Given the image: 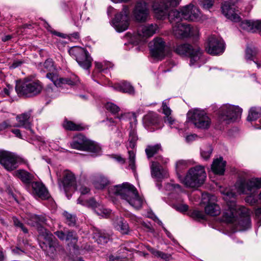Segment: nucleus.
Returning <instances> with one entry per match:
<instances>
[{"mask_svg":"<svg viewBox=\"0 0 261 261\" xmlns=\"http://www.w3.org/2000/svg\"><path fill=\"white\" fill-rule=\"evenodd\" d=\"M222 12L224 15L228 19L234 22H239L241 20L240 17L236 12L235 9L229 4L225 3L222 7Z\"/></svg>","mask_w":261,"mask_h":261,"instance_id":"obj_26","label":"nucleus"},{"mask_svg":"<svg viewBox=\"0 0 261 261\" xmlns=\"http://www.w3.org/2000/svg\"><path fill=\"white\" fill-rule=\"evenodd\" d=\"M174 207L178 211L185 212L188 210L189 206L185 203H176L174 204Z\"/></svg>","mask_w":261,"mask_h":261,"instance_id":"obj_52","label":"nucleus"},{"mask_svg":"<svg viewBox=\"0 0 261 261\" xmlns=\"http://www.w3.org/2000/svg\"><path fill=\"white\" fill-rule=\"evenodd\" d=\"M181 0H161L160 2L153 3L152 8L156 18L158 19H164L168 13V9L170 7H175L179 4Z\"/></svg>","mask_w":261,"mask_h":261,"instance_id":"obj_12","label":"nucleus"},{"mask_svg":"<svg viewBox=\"0 0 261 261\" xmlns=\"http://www.w3.org/2000/svg\"><path fill=\"white\" fill-rule=\"evenodd\" d=\"M220 192L224 195L228 209L224 212L223 220L234 223L237 231L245 230L251 227L250 212L244 206L237 205L236 203V194L228 188L220 189Z\"/></svg>","mask_w":261,"mask_h":261,"instance_id":"obj_1","label":"nucleus"},{"mask_svg":"<svg viewBox=\"0 0 261 261\" xmlns=\"http://www.w3.org/2000/svg\"><path fill=\"white\" fill-rule=\"evenodd\" d=\"M29 192L36 197L47 199L50 197L44 185L40 181H33L27 187Z\"/></svg>","mask_w":261,"mask_h":261,"instance_id":"obj_21","label":"nucleus"},{"mask_svg":"<svg viewBox=\"0 0 261 261\" xmlns=\"http://www.w3.org/2000/svg\"><path fill=\"white\" fill-rule=\"evenodd\" d=\"M206 177V173L204 167L202 166H197L191 168L184 179H180L181 182L186 187L195 188L200 186ZM180 178V176H178Z\"/></svg>","mask_w":261,"mask_h":261,"instance_id":"obj_6","label":"nucleus"},{"mask_svg":"<svg viewBox=\"0 0 261 261\" xmlns=\"http://www.w3.org/2000/svg\"><path fill=\"white\" fill-rule=\"evenodd\" d=\"M63 214L66 220V223L69 226L74 225V224H75V222H76L75 216L72 215L67 213V212H64Z\"/></svg>","mask_w":261,"mask_h":261,"instance_id":"obj_47","label":"nucleus"},{"mask_svg":"<svg viewBox=\"0 0 261 261\" xmlns=\"http://www.w3.org/2000/svg\"><path fill=\"white\" fill-rule=\"evenodd\" d=\"M108 192L110 196H119L135 208L139 209L143 204V198L139 196L135 186L129 182L111 186Z\"/></svg>","mask_w":261,"mask_h":261,"instance_id":"obj_2","label":"nucleus"},{"mask_svg":"<svg viewBox=\"0 0 261 261\" xmlns=\"http://www.w3.org/2000/svg\"><path fill=\"white\" fill-rule=\"evenodd\" d=\"M79 190L82 195L87 194L90 191V189L84 186H82L81 188L79 189Z\"/></svg>","mask_w":261,"mask_h":261,"instance_id":"obj_63","label":"nucleus"},{"mask_svg":"<svg viewBox=\"0 0 261 261\" xmlns=\"http://www.w3.org/2000/svg\"><path fill=\"white\" fill-rule=\"evenodd\" d=\"M205 213L212 216H218L220 214L219 206L214 203H208L205 207Z\"/></svg>","mask_w":261,"mask_h":261,"instance_id":"obj_36","label":"nucleus"},{"mask_svg":"<svg viewBox=\"0 0 261 261\" xmlns=\"http://www.w3.org/2000/svg\"><path fill=\"white\" fill-rule=\"evenodd\" d=\"M235 186L240 194H251L255 190L261 188V178H241Z\"/></svg>","mask_w":261,"mask_h":261,"instance_id":"obj_8","label":"nucleus"},{"mask_svg":"<svg viewBox=\"0 0 261 261\" xmlns=\"http://www.w3.org/2000/svg\"><path fill=\"white\" fill-rule=\"evenodd\" d=\"M43 66L48 71H51L55 69L54 62L51 59H47L44 63Z\"/></svg>","mask_w":261,"mask_h":261,"instance_id":"obj_54","label":"nucleus"},{"mask_svg":"<svg viewBox=\"0 0 261 261\" xmlns=\"http://www.w3.org/2000/svg\"><path fill=\"white\" fill-rule=\"evenodd\" d=\"M115 228L123 234H127L129 231V228L127 222L122 218H117L114 222Z\"/></svg>","mask_w":261,"mask_h":261,"instance_id":"obj_33","label":"nucleus"},{"mask_svg":"<svg viewBox=\"0 0 261 261\" xmlns=\"http://www.w3.org/2000/svg\"><path fill=\"white\" fill-rule=\"evenodd\" d=\"M14 124H11L9 120H7L0 124V129H4L9 127H13Z\"/></svg>","mask_w":261,"mask_h":261,"instance_id":"obj_58","label":"nucleus"},{"mask_svg":"<svg viewBox=\"0 0 261 261\" xmlns=\"http://www.w3.org/2000/svg\"><path fill=\"white\" fill-rule=\"evenodd\" d=\"M226 162L222 157L215 159L212 165V170L217 174L222 175L225 170Z\"/></svg>","mask_w":261,"mask_h":261,"instance_id":"obj_32","label":"nucleus"},{"mask_svg":"<svg viewBox=\"0 0 261 261\" xmlns=\"http://www.w3.org/2000/svg\"><path fill=\"white\" fill-rule=\"evenodd\" d=\"M62 186L65 192L69 190L70 188H74L75 177L70 171H65L64 173L62 181Z\"/></svg>","mask_w":261,"mask_h":261,"instance_id":"obj_29","label":"nucleus"},{"mask_svg":"<svg viewBox=\"0 0 261 261\" xmlns=\"http://www.w3.org/2000/svg\"><path fill=\"white\" fill-rule=\"evenodd\" d=\"M255 214L256 220L261 223V207L256 210Z\"/></svg>","mask_w":261,"mask_h":261,"instance_id":"obj_61","label":"nucleus"},{"mask_svg":"<svg viewBox=\"0 0 261 261\" xmlns=\"http://www.w3.org/2000/svg\"><path fill=\"white\" fill-rule=\"evenodd\" d=\"M180 17L189 21H199L202 18L200 10L192 4L183 7L179 11Z\"/></svg>","mask_w":261,"mask_h":261,"instance_id":"obj_19","label":"nucleus"},{"mask_svg":"<svg viewBox=\"0 0 261 261\" xmlns=\"http://www.w3.org/2000/svg\"><path fill=\"white\" fill-rule=\"evenodd\" d=\"M191 121L194 125L201 129H208L211 124V120L204 111L194 110L191 116Z\"/></svg>","mask_w":261,"mask_h":261,"instance_id":"obj_14","label":"nucleus"},{"mask_svg":"<svg viewBox=\"0 0 261 261\" xmlns=\"http://www.w3.org/2000/svg\"><path fill=\"white\" fill-rule=\"evenodd\" d=\"M13 89L12 86L8 85L6 88L3 89V94L4 96H10L11 91H13Z\"/></svg>","mask_w":261,"mask_h":261,"instance_id":"obj_59","label":"nucleus"},{"mask_svg":"<svg viewBox=\"0 0 261 261\" xmlns=\"http://www.w3.org/2000/svg\"><path fill=\"white\" fill-rule=\"evenodd\" d=\"M14 175L25 184L27 187L32 183L34 177L32 174L24 169L17 170Z\"/></svg>","mask_w":261,"mask_h":261,"instance_id":"obj_27","label":"nucleus"},{"mask_svg":"<svg viewBox=\"0 0 261 261\" xmlns=\"http://www.w3.org/2000/svg\"><path fill=\"white\" fill-rule=\"evenodd\" d=\"M161 150L162 147L160 144L154 145H148L145 149V153L149 159L158 153Z\"/></svg>","mask_w":261,"mask_h":261,"instance_id":"obj_40","label":"nucleus"},{"mask_svg":"<svg viewBox=\"0 0 261 261\" xmlns=\"http://www.w3.org/2000/svg\"><path fill=\"white\" fill-rule=\"evenodd\" d=\"M168 99H166L162 102L163 112L166 116L170 115L171 113V110L168 107Z\"/></svg>","mask_w":261,"mask_h":261,"instance_id":"obj_50","label":"nucleus"},{"mask_svg":"<svg viewBox=\"0 0 261 261\" xmlns=\"http://www.w3.org/2000/svg\"><path fill=\"white\" fill-rule=\"evenodd\" d=\"M26 219L28 224L38 227L40 234L45 240L49 249L53 251L57 240L50 232L41 226L42 224L44 223L46 221L45 217L42 215H37L29 213L27 215Z\"/></svg>","mask_w":261,"mask_h":261,"instance_id":"obj_5","label":"nucleus"},{"mask_svg":"<svg viewBox=\"0 0 261 261\" xmlns=\"http://www.w3.org/2000/svg\"><path fill=\"white\" fill-rule=\"evenodd\" d=\"M69 53L82 68L88 69L91 67L92 59L85 48L79 46H73L69 49Z\"/></svg>","mask_w":261,"mask_h":261,"instance_id":"obj_9","label":"nucleus"},{"mask_svg":"<svg viewBox=\"0 0 261 261\" xmlns=\"http://www.w3.org/2000/svg\"><path fill=\"white\" fill-rule=\"evenodd\" d=\"M213 148L210 145L203 146L200 149V155L205 161L208 160L212 153Z\"/></svg>","mask_w":261,"mask_h":261,"instance_id":"obj_41","label":"nucleus"},{"mask_svg":"<svg viewBox=\"0 0 261 261\" xmlns=\"http://www.w3.org/2000/svg\"><path fill=\"white\" fill-rule=\"evenodd\" d=\"M158 29V27L156 24L142 25L138 27L137 33L132 36L131 40L136 44L144 42L148 38L153 36Z\"/></svg>","mask_w":261,"mask_h":261,"instance_id":"obj_11","label":"nucleus"},{"mask_svg":"<svg viewBox=\"0 0 261 261\" xmlns=\"http://www.w3.org/2000/svg\"><path fill=\"white\" fill-rule=\"evenodd\" d=\"M63 126L66 129L72 131H80L85 128L82 124H76L70 121L65 122Z\"/></svg>","mask_w":261,"mask_h":261,"instance_id":"obj_42","label":"nucleus"},{"mask_svg":"<svg viewBox=\"0 0 261 261\" xmlns=\"http://www.w3.org/2000/svg\"><path fill=\"white\" fill-rule=\"evenodd\" d=\"M224 48V41L221 38L213 35L208 38L205 49L208 54L214 55L221 54Z\"/></svg>","mask_w":261,"mask_h":261,"instance_id":"obj_18","label":"nucleus"},{"mask_svg":"<svg viewBox=\"0 0 261 261\" xmlns=\"http://www.w3.org/2000/svg\"><path fill=\"white\" fill-rule=\"evenodd\" d=\"M111 87L116 91L122 93H126L129 94H134L135 89L129 83L126 81H122L115 84Z\"/></svg>","mask_w":261,"mask_h":261,"instance_id":"obj_28","label":"nucleus"},{"mask_svg":"<svg viewBox=\"0 0 261 261\" xmlns=\"http://www.w3.org/2000/svg\"><path fill=\"white\" fill-rule=\"evenodd\" d=\"M105 109L113 114H116L120 111V108L114 103L108 102L105 106Z\"/></svg>","mask_w":261,"mask_h":261,"instance_id":"obj_44","label":"nucleus"},{"mask_svg":"<svg viewBox=\"0 0 261 261\" xmlns=\"http://www.w3.org/2000/svg\"><path fill=\"white\" fill-rule=\"evenodd\" d=\"M18 157L13 153L0 151V164L8 171H12L18 167Z\"/></svg>","mask_w":261,"mask_h":261,"instance_id":"obj_20","label":"nucleus"},{"mask_svg":"<svg viewBox=\"0 0 261 261\" xmlns=\"http://www.w3.org/2000/svg\"><path fill=\"white\" fill-rule=\"evenodd\" d=\"M55 234L61 241L65 240L68 242V245L74 248L78 241V237L75 231L73 230H68L66 232L63 231H57Z\"/></svg>","mask_w":261,"mask_h":261,"instance_id":"obj_25","label":"nucleus"},{"mask_svg":"<svg viewBox=\"0 0 261 261\" xmlns=\"http://www.w3.org/2000/svg\"><path fill=\"white\" fill-rule=\"evenodd\" d=\"M95 67L100 72H104V69H103V62H95Z\"/></svg>","mask_w":261,"mask_h":261,"instance_id":"obj_62","label":"nucleus"},{"mask_svg":"<svg viewBox=\"0 0 261 261\" xmlns=\"http://www.w3.org/2000/svg\"><path fill=\"white\" fill-rule=\"evenodd\" d=\"M168 18L172 24L173 33L177 38H184L193 35L197 28H191L189 24L181 23V18L179 11L173 10L168 13Z\"/></svg>","mask_w":261,"mask_h":261,"instance_id":"obj_4","label":"nucleus"},{"mask_svg":"<svg viewBox=\"0 0 261 261\" xmlns=\"http://www.w3.org/2000/svg\"><path fill=\"white\" fill-rule=\"evenodd\" d=\"M166 123L168 124L171 127H175L174 125L175 124V120L170 115L166 116L164 119Z\"/></svg>","mask_w":261,"mask_h":261,"instance_id":"obj_56","label":"nucleus"},{"mask_svg":"<svg viewBox=\"0 0 261 261\" xmlns=\"http://www.w3.org/2000/svg\"><path fill=\"white\" fill-rule=\"evenodd\" d=\"M77 203L92 208L97 215L103 218H107L110 214L111 211L106 208L104 206L96 202L93 198L89 200H84L81 196L77 200Z\"/></svg>","mask_w":261,"mask_h":261,"instance_id":"obj_16","label":"nucleus"},{"mask_svg":"<svg viewBox=\"0 0 261 261\" xmlns=\"http://www.w3.org/2000/svg\"><path fill=\"white\" fill-rule=\"evenodd\" d=\"M256 51L250 47H247L246 49L245 59L247 61L253 60V57L255 55Z\"/></svg>","mask_w":261,"mask_h":261,"instance_id":"obj_51","label":"nucleus"},{"mask_svg":"<svg viewBox=\"0 0 261 261\" xmlns=\"http://www.w3.org/2000/svg\"><path fill=\"white\" fill-rule=\"evenodd\" d=\"M129 9L125 6L122 12L115 15L112 20V24L117 32H122L127 29L129 25Z\"/></svg>","mask_w":261,"mask_h":261,"instance_id":"obj_13","label":"nucleus"},{"mask_svg":"<svg viewBox=\"0 0 261 261\" xmlns=\"http://www.w3.org/2000/svg\"><path fill=\"white\" fill-rule=\"evenodd\" d=\"M88 141V140L85 136L82 134H79L74 137L70 146L73 149L84 150Z\"/></svg>","mask_w":261,"mask_h":261,"instance_id":"obj_30","label":"nucleus"},{"mask_svg":"<svg viewBox=\"0 0 261 261\" xmlns=\"http://www.w3.org/2000/svg\"><path fill=\"white\" fill-rule=\"evenodd\" d=\"M240 26L242 29L248 32H254L256 30L261 31V21L258 20H245L241 22Z\"/></svg>","mask_w":261,"mask_h":261,"instance_id":"obj_31","label":"nucleus"},{"mask_svg":"<svg viewBox=\"0 0 261 261\" xmlns=\"http://www.w3.org/2000/svg\"><path fill=\"white\" fill-rule=\"evenodd\" d=\"M32 110H29L22 114L17 115L16 117L17 123L14 124L13 127H23L29 130L32 133L33 130L32 129L31 116Z\"/></svg>","mask_w":261,"mask_h":261,"instance_id":"obj_23","label":"nucleus"},{"mask_svg":"<svg viewBox=\"0 0 261 261\" xmlns=\"http://www.w3.org/2000/svg\"><path fill=\"white\" fill-rule=\"evenodd\" d=\"M93 182L95 188L102 189L109 184V180L103 175L97 174L93 177Z\"/></svg>","mask_w":261,"mask_h":261,"instance_id":"obj_34","label":"nucleus"},{"mask_svg":"<svg viewBox=\"0 0 261 261\" xmlns=\"http://www.w3.org/2000/svg\"><path fill=\"white\" fill-rule=\"evenodd\" d=\"M168 162V159H163L159 156L158 161L152 162L150 168L151 175L153 178L156 179L158 181H161L162 179L168 177V172L166 169L161 167L160 164H166Z\"/></svg>","mask_w":261,"mask_h":261,"instance_id":"obj_17","label":"nucleus"},{"mask_svg":"<svg viewBox=\"0 0 261 261\" xmlns=\"http://www.w3.org/2000/svg\"><path fill=\"white\" fill-rule=\"evenodd\" d=\"M133 124L130 123V127H132V129L130 130L129 133V138L128 140V144L127 146V148H134L136 146V142L138 140L136 129L135 128H133Z\"/></svg>","mask_w":261,"mask_h":261,"instance_id":"obj_37","label":"nucleus"},{"mask_svg":"<svg viewBox=\"0 0 261 261\" xmlns=\"http://www.w3.org/2000/svg\"><path fill=\"white\" fill-rule=\"evenodd\" d=\"M245 200L247 203H249L251 205H255L257 202V199L252 195L247 196L245 198Z\"/></svg>","mask_w":261,"mask_h":261,"instance_id":"obj_55","label":"nucleus"},{"mask_svg":"<svg viewBox=\"0 0 261 261\" xmlns=\"http://www.w3.org/2000/svg\"><path fill=\"white\" fill-rule=\"evenodd\" d=\"M242 109L238 106L225 104L219 110V117L221 121L230 123L240 118Z\"/></svg>","mask_w":261,"mask_h":261,"instance_id":"obj_10","label":"nucleus"},{"mask_svg":"<svg viewBox=\"0 0 261 261\" xmlns=\"http://www.w3.org/2000/svg\"><path fill=\"white\" fill-rule=\"evenodd\" d=\"M157 257H160L165 260H169L171 256L169 254L165 253L163 252L159 251L158 254L156 255Z\"/></svg>","mask_w":261,"mask_h":261,"instance_id":"obj_60","label":"nucleus"},{"mask_svg":"<svg viewBox=\"0 0 261 261\" xmlns=\"http://www.w3.org/2000/svg\"><path fill=\"white\" fill-rule=\"evenodd\" d=\"M134 16L138 21H145L149 16V9L147 4L144 2H138L136 4Z\"/></svg>","mask_w":261,"mask_h":261,"instance_id":"obj_24","label":"nucleus"},{"mask_svg":"<svg viewBox=\"0 0 261 261\" xmlns=\"http://www.w3.org/2000/svg\"><path fill=\"white\" fill-rule=\"evenodd\" d=\"M100 147L96 142L88 140L84 150H87L96 154H99Z\"/></svg>","mask_w":261,"mask_h":261,"instance_id":"obj_39","label":"nucleus"},{"mask_svg":"<svg viewBox=\"0 0 261 261\" xmlns=\"http://www.w3.org/2000/svg\"><path fill=\"white\" fill-rule=\"evenodd\" d=\"M197 137V135L195 134H191L190 135H188L186 137V140L187 142H189L192 141L195 139Z\"/></svg>","mask_w":261,"mask_h":261,"instance_id":"obj_64","label":"nucleus"},{"mask_svg":"<svg viewBox=\"0 0 261 261\" xmlns=\"http://www.w3.org/2000/svg\"><path fill=\"white\" fill-rule=\"evenodd\" d=\"M13 221L15 227L20 228L24 233H27L28 232V229L25 227L23 224L20 222L18 219L16 217H13Z\"/></svg>","mask_w":261,"mask_h":261,"instance_id":"obj_49","label":"nucleus"},{"mask_svg":"<svg viewBox=\"0 0 261 261\" xmlns=\"http://www.w3.org/2000/svg\"><path fill=\"white\" fill-rule=\"evenodd\" d=\"M25 61L23 59H14L13 63L10 65L9 68L10 69H15L21 66Z\"/></svg>","mask_w":261,"mask_h":261,"instance_id":"obj_53","label":"nucleus"},{"mask_svg":"<svg viewBox=\"0 0 261 261\" xmlns=\"http://www.w3.org/2000/svg\"><path fill=\"white\" fill-rule=\"evenodd\" d=\"M128 153L129 155V167L133 171H135L136 170L135 153L133 150H128Z\"/></svg>","mask_w":261,"mask_h":261,"instance_id":"obj_46","label":"nucleus"},{"mask_svg":"<svg viewBox=\"0 0 261 261\" xmlns=\"http://www.w3.org/2000/svg\"><path fill=\"white\" fill-rule=\"evenodd\" d=\"M214 0H199V4L203 9L209 10L213 7Z\"/></svg>","mask_w":261,"mask_h":261,"instance_id":"obj_45","label":"nucleus"},{"mask_svg":"<svg viewBox=\"0 0 261 261\" xmlns=\"http://www.w3.org/2000/svg\"><path fill=\"white\" fill-rule=\"evenodd\" d=\"M42 88L39 81L28 80L16 84L15 90L19 96L30 97L39 94Z\"/></svg>","mask_w":261,"mask_h":261,"instance_id":"obj_7","label":"nucleus"},{"mask_svg":"<svg viewBox=\"0 0 261 261\" xmlns=\"http://www.w3.org/2000/svg\"><path fill=\"white\" fill-rule=\"evenodd\" d=\"M46 77L49 79L57 87H63L64 85L74 86L77 84L79 82V78L75 75L70 77H59L57 72H49Z\"/></svg>","mask_w":261,"mask_h":261,"instance_id":"obj_15","label":"nucleus"},{"mask_svg":"<svg viewBox=\"0 0 261 261\" xmlns=\"http://www.w3.org/2000/svg\"><path fill=\"white\" fill-rule=\"evenodd\" d=\"M261 116V107H254L250 109L249 111L247 120L252 121L257 120Z\"/></svg>","mask_w":261,"mask_h":261,"instance_id":"obj_38","label":"nucleus"},{"mask_svg":"<svg viewBox=\"0 0 261 261\" xmlns=\"http://www.w3.org/2000/svg\"><path fill=\"white\" fill-rule=\"evenodd\" d=\"M191 217L197 220H202L205 218V214L201 211L195 210L190 213Z\"/></svg>","mask_w":261,"mask_h":261,"instance_id":"obj_48","label":"nucleus"},{"mask_svg":"<svg viewBox=\"0 0 261 261\" xmlns=\"http://www.w3.org/2000/svg\"><path fill=\"white\" fill-rule=\"evenodd\" d=\"M174 51L178 55L188 56L190 58V65L200 67L205 62V58L202 51L197 45L189 44L176 45L174 47Z\"/></svg>","mask_w":261,"mask_h":261,"instance_id":"obj_3","label":"nucleus"},{"mask_svg":"<svg viewBox=\"0 0 261 261\" xmlns=\"http://www.w3.org/2000/svg\"><path fill=\"white\" fill-rule=\"evenodd\" d=\"M93 238L99 244H105L108 242L110 240V236L101 230H96L93 234Z\"/></svg>","mask_w":261,"mask_h":261,"instance_id":"obj_35","label":"nucleus"},{"mask_svg":"<svg viewBox=\"0 0 261 261\" xmlns=\"http://www.w3.org/2000/svg\"><path fill=\"white\" fill-rule=\"evenodd\" d=\"M150 51L151 55L154 58L161 60L166 55V45L165 42L162 38L156 37L154 38L150 44Z\"/></svg>","mask_w":261,"mask_h":261,"instance_id":"obj_22","label":"nucleus"},{"mask_svg":"<svg viewBox=\"0 0 261 261\" xmlns=\"http://www.w3.org/2000/svg\"><path fill=\"white\" fill-rule=\"evenodd\" d=\"M144 121L148 125H153L158 121L157 114L154 113H149L144 117Z\"/></svg>","mask_w":261,"mask_h":261,"instance_id":"obj_43","label":"nucleus"},{"mask_svg":"<svg viewBox=\"0 0 261 261\" xmlns=\"http://www.w3.org/2000/svg\"><path fill=\"white\" fill-rule=\"evenodd\" d=\"M167 188H169L171 190H175L176 192H182V190L180 185L175 184H169L167 186Z\"/></svg>","mask_w":261,"mask_h":261,"instance_id":"obj_57","label":"nucleus"}]
</instances>
